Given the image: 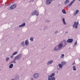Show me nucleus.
I'll return each instance as SVG.
<instances>
[{"label":"nucleus","mask_w":80,"mask_h":80,"mask_svg":"<svg viewBox=\"0 0 80 80\" xmlns=\"http://www.w3.org/2000/svg\"><path fill=\"white\" fill-rule=\"evenodd\" d=\"M58 33V30L54 32L55 34H57Z\"/></svg>","instance_id":"27"},{"label":"nucleus","mask_w":80,"mask_h":80,"mask_svg":"<svg viewBox=\"0 0 80 80\" xmlns=\"http://www.w3.org/2000/svg\"><path fill=\"white\" fill-rule=\"evenodd\" d=\"M58 71L57 72V73H58Z\"/></svg>","instance_id":"41"},{"label":"nucleus","mask_w":80,"mask_h":80,"mask_svg":"<svg viewBox=\"0 0 80 80\" xmlns=\"http://www.w3.org/2000/svg\"><path fill=\"white\" fill-rule=\"evenodd\" d=\"M13 64H11L9 66V68H13Z\"/></svg>","instance_id":"19"},{"label":"nucleus","mask_w":80,"mask_h":80,"mask_svg":"<svg viewBox=\"0 0 80 80\" xmlns=\"http://www.w3.org/2000/svg\"><path fill=\"white\" fill-rule=\"evenodd\" d=\"M16 54H17V52H15L12 54V55H16Z\"/></svg>","instance_id":"25"},{"label":"nucleus","mask_w":80,"mask_h":80,"mask_svg":"<svg viewBox=\"0 0 80 80\" xmlns=\"http://www.w3.org/2000/svg\"><path fill=\"white\" fill-rule=\"evenodd\" d=\"M17 7V4H12V5H11L10 7V8L11 10H13V9H14V8H15L16 7Z\"/></svg>","instance_id":"4"},{"label":"nucleus","mask_w":80,"mask_h":80,"mask_svg":"<svg viewBox=\"0 0 80 80\" xmlns=\"http://www.w3.org/2000/svg\"><path fill=\"white\" fill-rule=\"evenodd\" d=\"M33 0H32V1H31V2H33Z\"/></svg>","instance_id":"40"},{"label":"nucleus","mask_w":80,"mask_h":80,"mask_svg":"<svg viewBox=\"0 0 80 80\" xmlns=\"http://www.w3.org/2000/svg\"><path fill=\"white\" fill-rule=\"evenodd\" d=\"M66 62L63 61L61 62V64L62 65V66H64L65 64H66Z\"/></svg>","instance_id":"17"},{"label":"nucleus","mask_w":80,"mask_h":80,"mask_svg":"<svg viewBox=\"0 0 80 80\" xmlns=\"http://www.w3.org/2000/svg\"><path fill=\"white\" fill-rule=\"evenodd\" d=\"M13 55H12V56H11L10 58H13Z\"/></svg>","instance_id":"36"},{"label":"nucleus","mask_w":80,"mask_h":80,"mask_svg":"<svg viewBox=\"0 0 80 80\" xmlns=\"http://www.w3.org/2000/svg\"><path fill=\"white\" fill-rule=\"evenodd\" d=\"M73 70L74 71H76L77 70V69H76V66H73L72 68Z\"/></svg>","instance_id":"22"},{"label":"nucleus","mask_w":80,"mask_h":80,"mask_svg":"<svg viewBox=\"0 0 80 80\" xmlns=\"http://www.w3.org/2000/svg\"><path fill=\"white\" fill-rule=\"evenodd\" d=\"M77 26H78V22H77Z\"/></svg>","instance_id":"35"},{"label":"nucleus","mask_w":80,"mask_h":80,"mask_svg":"<svg viewBox=\"0 0 80 80\" xmlns=\"http://www.w3.org/2000/svg\"><path fill=\"white\" fill-rule=\"evenodd\" d=\"M22 54H19L18 56L15 57L14 58V60H19L22 58Z\"/></svg>","instance_id":"2"},{"label":"nucleus","mask_w":80,"mask_h":80,"mask_svg":"<svg viewBox=\"0 0 80 80\" xmlns=\"http://www.w3.org/2000/svg\"><path fill=\"white\" fill-rule=\"evenodd\" d=\"M69 2H70V1H69V0H66L65 1L64 3L66 5V4H67V3H69Z\"/></svg>","instance_id":"20"},{"label":"nucleus","mask_w":80,"mask_h":80,"mask_svg":"<svg viewBox=\"0 0 80 80\" xmlns=\"http://www.w3.org/2000/svg\"><path fill=\"white\" fill-rule=\"evenodd\" d=\"M46 22H47V23H48L50 22V21L48 20H46Z\"/></svg>","instance_id":"30"},{"label":"nucleus","mask_w":80,"mask_h":80,"mask_svg":"<svg viewBox=\"0 0 80 80\" xmlns=\"http://www.w3.org/2000/svg\"><path fill=\"white\" fill-rule=\"evenodd\" d=\"M72 27L73 28H75V27L76 29L78 28V26H77V22H74L72 25Z\"/></svg>","instance_id":"6"},{"label":"nucleus","mask_w":80,"mask_h":80,"mask_svg":"<svg viewBox=\"0 0 80 80\" xmlns=\"http://www.w3.org/2000/svg\"><path fill=\"white\" fill-rule=\"evenodd\" d=\"M1 3V2H0V3Z\"/></svg>","instance_id":"43"},{"label":"nucleus","mask_w":80,"mask_h":80,"mask_svg":"<svg viewBox=\"0 0 80 80\" xmlns=\"http://www.w3.org/2000/svg\"><path fill=\"white\" fill-rule=\"evenodd\" d=\"M67 44V43L66 42V41L64 40V45H66Z\"/></svg>","instance_id":"29"},{"label":"nucleus","mask_w":80,"mask_h":80,"mask_svg":"<svg viewBox=\"0 0 80 80\" xmlns=\"http://www.w3.org/2000/svg\"><path fill=\"white\" fill-rule=\"evenodd\" d=\"M21 45L22 47H25V41H23L21 42Z\"/></svg>","instance_id":"16"},{"label":"nucleus","mask_w":80,"mask_h":80,"mask_svg":"<svg viewBox=\"0 0 80 80\" xmlns=\"http://www.w3.org/2000/svg\"><path fill=\"white\" fill-rule=\"evenodd\" d=\"M51 1H55V0H51Z\"/></svg>","instance_id":"39"},{"label":"nucleus","mask_w":80,"mask_h":80,"mask_svg":"<svg viewBox=\"0 0 80 80\" xmlns=\"http://www.w3.org/2000/svg\"><path fill=\"white\" fill-rule=\"evenodd\" d=\"M76 0H73L69 4H68V6L69 7H71L72 6V5L74 2H75V1H76Z\"/></svg>","instance_id":"12"},{"label":"nucleus","mask_w":80,"mask_h":80,"mask_svg":"<svg viewBox=\"0 0 80 80\" xmlns=\"http://www.w3.org/2000/svg\"><path fill=\"white\" fill-rule=\"evenodd\" d=\"M58 50H60V49L58 48V47L57 46H56L53 49L54 52H57Z\"/></svg>","instance_id":"7"},{"label":"nucleus","mask_w":80,"mask_h":80,"mask_svg":"<svg viewBox=\"0 0 80 80\" xmlns=\"http://www.w3.org/2000/svg\"><path fill=\"white\" fill-rule=\"evenodd\" d=\"M11 63H13V61H11Z\"/></svg>","instance_id":"38"},{"label":"nucleus","mask_w":80,"mask_h":80,"mask_svg":"<svg viewBox=\"0 0 80 80\" xmlns=\"http://www.w3.org/2000/svg\"><path fill=\"white\" fill-rule=\"evenodd\" d=\"M77 44V41H76L75 43H74V45H76V44Z\"/></svg>","instance_id":"33"},{"label":"nucleus","mask_w":80,"mask_h":80,"mask_svg":"<svg viewBox=\"0 0 80 80\" xmlns=\"http://www.w3.org/2000/svg\"><path fill=\"white\" fill-rule=\"evenodd\" d=\"M65 45H64V46H65Z\"/></svg>","instance_id":"44"},{"label":"nucleus","mask_w":80,"mask_h":80,"mask_svg":"<svg viewBox=\"0 0 80 80\" xmlns=\"http://www.w3.org/2000/svg\"><path fill=\"white\" fill-rule=\"evenodd\" d=\"M38 76H39V74L38 73H36L34 74V77L35 78H38Z\"/></svg>","instance_id":"11"},{"label":"nucleus","mask_w":80,"mask_h":80,"mask_svg":"<svg viewBox=\"0 0 80 80\" xmlns=\"http://www.w3.org/2000/svg\"><path fill=\"white\" fill-rule=\"evenodd\" d=\"M30 40L31 41L33 42V37L30 38Z\"/></svg>","instance_id":"26"},{"label":"nucleus","mask_w":80,"mask_h":80,"mask_svg":"<svg viewBox=\"0 0 80 80\" xmlns=\"http://www.w3.org/2000/svg\"><path fill=\"white\" fill-rule=\"evenodd\" d=\"M57 46L59 49V50H62V49H63V48H64V47L63 46V44L62 42L59 43L57 45Z\"/></svg>","instance_id":"1"},{"label":"nucleus","mask_w":80,"mask_h":80,"mask_svg":"<svg viewBox=\"0 0 80 80\" xmlns=\"http://www.w3.org/2000/svg\"><path fill=\"white\" fill-rule=\"evenodd\" d=\"M53 62V60H50L47 63V65H50L52 64Z\"/></svg>","instance_id":"9"},{"label":"nucleus","mask_w":80,"mask_h":80,"mask_svg":"<svg viewBox=\"0 0 80 80\" xmlns=\"http://www.w3.org/2000/svg\"><path fill=\"white\" fill-rule=\"evenodd\" d=\"M25 25H26V23L25 22H24L22 24L19 25V27L17 26V28L18 29H20V28H19V27L20 28H21V27H24V26H25Z\"/></svg>","instance_id":"5"},{"label":"nucleus","mask_w":80,"mask_h":80,"mask_svg":"<svg viewBox=\"0 0 80 80\" xmlns=\"http://www.w3.org/2000/svg\"><path fill=\"white\" fill-rule=\"evenodd\" d=\"M62 21L63 22V24L64 25H67V23L65 22V18H63L62 19Z\"/></svg>","instance_id":"18"},{"label":"nucleus","mask_w":80,"mask_h":80,"mask_svg":"<svg viewBox=\"0 0 80 80\" xmlns=\"http://www.w3.org/2000/svg\"><path fill=\"white\" fill-rule=\"evenodd\" d=\"M55 73H53L49 76H48V78H49L50 79V78H52L53 77H54L55 76Z\"/></svg>","instance_id":"13"},{"label":"nucleus","mask_w":80,"mask_h":80,"mask_svg":"<svg viewBox=\"0 0 80 80\" xmlns=\"http://www.w3.org/2000/svg\"><path fill=\"white\" fill-rule=\"evenodd\" d=\"M74 64H75V63H74V62L72 63V65H74Z\"/></svg>","instance_id":"37"},{"label":"nucleus","mask_w":80,"mask_h":80,"mask_svg":"<svg viewBox=\"0 0 80 80\" xmlns=\"http://www.w3.org/2000/svg\"><path fill=\"white\" fill-rule=\"evenodd\" d=\"M65 56V55L64 54H62L61 55V57H62V58H63V57H64V56Z\"/></svg>","instance_id":"31"},{"label":"nucleus","mask_w":80,"mask_h":80,"mask_svg":"<svg viewBox=\"0 0 80 80\" xmlns=\"http://www.w3.org/2000/svg\"><path fill=\"white\" fill-rule=\"evenodd\" d=\"M62 13H64V14H66V12L65 11V10L64 9H62Z\"/></svg>","instance_id":"24"},{"label":"nucleus","mask_w":80,"mask_h":80,"mask_svg":"<svg viewBox=\"0 0 80 80\" xmlns=\"http://www.w3.org/2000/svg\"><path fill=\"white\" fill-rule=\"evenodd\" d=\"M79 2H80V0H79Z\"/></svg>","instance_id":"42"},{"label":"nucleus","mask_w":80,"mask_h":80,"mask_svg":"<svg viewBox=\"0 0 80 80\" xmlns=\"http://www.w3.org/2000/svg\"><path fill=\"white\" fill-rule=\"evenodd\" d=\"M73 39H69L67 40V42L72 43L73 42Z\"/></svg>","instance_id":"8"},{"label":"nucleus","mask_w":80,"mask_h":80,"mask_svg":"<svg viewBox=\"0 0 80 80\" xmlns=\"http://www.w3.org/2000/svg\"><path fill=\"white\" fill-rule=\"evenodd\" d=\"M58 66L60 68H62L63 67V66H62V65L61 64H59L58 65Z\"/></svg>","instance_id":"21"},{"label":"nucleus","mask_w":80,"mask_h":80,"mask_svg":"<svg viewBox=\"0 0 80 80\" xmlns=\"http://www.w3.org/2000/svg\"><path fill=\"white\" fill-rule=\"evenodd\" d=\"M51 2V0H47L46 2V3L47 5H50Z\"/></svg>","instance_id":"10"},{"label":"nucleus","mask_w":80,"mask_h":80,"mask_svg":"<svg viewBox=\"0 0 80 80\" xmlns=\"http://www.w3.org/2000/svg\"><path fill=\"white\" fill-rule=\"evenodd\" d=\"M68 33V32L67 31L65 32V33L64 34V35H66V34H67V33Z\"/></svg>","instance_id":"34"},{"label":"nucleus","mask_w":80,"mask_h":80,"mask_svg":"<svg viewBox=\"0 0 80 80\" xmlns=\"http://www.w3.org/2000/svg\"><path fill=\"white\" fill-rule=\"evenodd\" d=\"M15 59H14V60L12 61L13 63H16V62H15Z\"/></svg>","instance_id":"32"},{"label":"nucleus","mask_w":80,"mask_h":80,"mask_svg":"<svg viewBox=\"0 0 80 80\" xmlns=\"http://www.w3.org/2000/svg\"><path fill=\"white\" fill-rule=\"evenodd\" d=\"M48 80H55V78L54 77L50 78H48Z\"/></svg>","instance_id":"15"},{"label":"nucleus","mask_w":80,"mask_h":80,"mask_svg":"<svg viewBox=\"0 0 80 80\" xmlns=\"http://www.w3.org/2000/svg\"><path fill=\"white\" fill-rule=\"evenodd\" d=\"M29 44L28 41V40H26L25 41V45L26 46H28Z\"/></svg>","instance_id":"14"},{"label":"nucleus","mask_w":80,"mask_h":80,"mask_svg":"<svg viewBox=\"0 0 80 80\" xmlns=\"http://www.w3.org/2000/svg\"><path fill=\"white\" fill-rule=\"evenodd\" d=\"M9 59H10L9 57H7L6 58V61H8V60H9Z\"/></svg>","instance_id":"28"},{"label":"nucleus","mask_w":80,"mask_h":80,"mask_svg":"<svg viewBox=\"0 0 80 80\" xmlns=\"http://www.w3.org/2000/svg\"><path fill=\"white\" fill-rule=\"evenodd\" d=\"M79 12V10H77L75 13V15H77V14H78V13Z\"/></svg>","instance_id":"23"},{"label":"nucleus","mask_w":80,"mask_h":80,"mask_svg":"<svg viewBox=\"0 0 80 80\" xmlns=\"http://www.w3.org/2000/svg\"><path fill=\"white\" fill-rule=\"evenodd\" d=\"M32 16L35 15L38 17V15H39V12H38L36 10H34L31 14V15H32Z\"/></svg>","instance_id":"3"}]
</instances>
